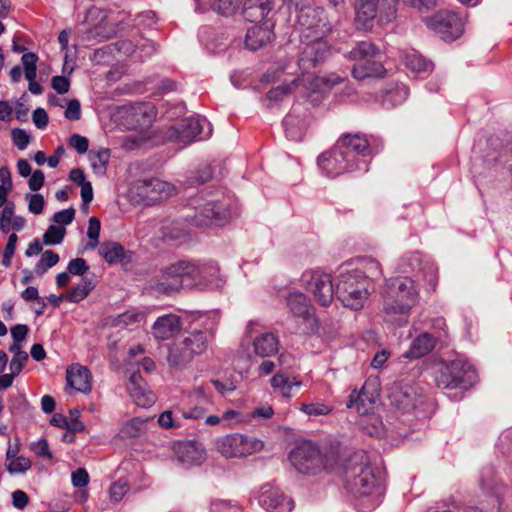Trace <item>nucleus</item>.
Listing matches in <instances>:
<instances>
[{
    "mask_svg": "<svg viewBox=\"0 0 512 512\" xmlns=\"http://www.w3.org/2000/svg\"><path fill=\"white\" fill-rule=\"evenodd\" d=\"M215 330L214 320L202 321L195 327L185 330L182 338L168 348V365L174 369L185 368L196 356L205 353L214 339Z\"/></svg>",
    "mask_w": 512,
    "mask_h": 512,
    "instance_id": "obj_1",
    "label": "nucleus"
},
{
    "mask_svg": "<svg viewBox=\"0 0 512 512\" xmlns=\"http://www.w3.org/2000/svg\"><path fill=\"white\" fill-rule=\"evenodd\" d=\"M418 291L414 280L409 277L391 279L383 293L384 320L394 323L401 320V316L407 315L416 304Z\"/></svg>",
    "mask_w": 512,
    "mask_h": 512,
    "instance_id": "obj_2",
    "label": "nucleus"
},
{
    "mask_svg": "<svg viewBox=\"0 0 512 512\" xmlns=\"http://www.w3.org/2000/svg\"><path fill=\"white\" fill-rule=\"evenodd\" d=\"M344 477L345 487L354 497L370 495L381 483V471L370 464L363 451L354 453L348 459Z\"/></svg>",
    "mask_w": 512,
    "mask_h": 512,
    "instance_id": "obj_3",
    "label": "nucleus"
},
{
    "mask_svg": "<svg viewBox=\"0 0 512 512\" xmlns=\"http://www.w3.org/2000/svg\"><path fill=\"white\" fill-rule=\"evenodd\" d=\"M398 0H359L354 24L358 30L369 31L375 21L387 24L396 18Z\"/></svg>",
    "mask_w": 512,
    "mask_h": 512,
    "instance_id": "obj_4",
    "label": "nucleus"
},
{
    "mask_svg": "<svg viewBox=\"0 0 512 512\" xmlns=\"http://www.w3.org/2000/svg\"><path fill=\"white\" fill-rule=\"evenodd\" d=\"M369 287V281L359 271H348L339 275L335 295L345 307L359 310L368 299Z\"/></svg>",
    "mask_w": 512,
    "mask_h": 512,
    "instance_id": "obj_5",
    "label": "nucleus"
},
{
    "mask_svg": "<svg viewBox=\"0 0 512 512\" xmlns=\"http://www.w3.org/2000/svg\"><path fill=\"white\" fill-rule=\"evenodd\" d=\"M192 205L195 210L192 222L199 227L219 224L230 215L228 203L222 194L214 195L209 199L195 197L192 199Z\"/></svg>",
    "mask_w": 512,
    "mask_h": 512,
    "instance_id": "obj_6",
    "label": "nucleus"
},
{
    "mask_svg": "<svg viewBox=\"0 0 512 512\" xmlns=\"http://www.w3.org/2000/svg\"><path fill=\"white\" fill-rule=\"evenodd\" d=\"M289 460L298 472L307 475L316 474L332 466V462L325 458L311 441L302 442L296 446L290 452Z\"/></svg>",
    "mask_w": 512,
    "mask_h": 512,
    "instance_id": "obj_7",
    "label": "nucleus"
},
{
    "mask_svg": "<svg viewBox=\"0 0 512 512\" xmlns=\"http://www.w3.org/2000/svg\"><path fill=\"white\" fill-rule=\"evenodd\" d=\"M193 262L180 260L164 267L156 278L154 289L159 293L171 294L183 286H191Z\"/></svg>",
    "mask_w": 512,
    "mask_h": 512,
    "instance_id": "obj_8",
    "label": "nucleus"
},
{
    "mask_svg": "<svg viewBox=\"0 0 512 512\" xmlns=\"http://www.w3.org/2000/svg\"><path fill=\"white\" fill-rule=\"evenodd\" d=\"M264 443L256 437L232 433L216 439V449L225 458L246 457L263 449Z\"/></svg>",
    "mask_w": 512,
    "mask_h": 512,
    "instance_id": "obj_9",
    "label": "nucleus"
},
{
    "mask_svg": "<svg viewBox=\"0 0 512 512\" xmlns=\"http://www.w3.org/2000/svg\"><path fill=\"white\" fill-rule=\"evenodd\" d=\"M475 381V371L462 359H455L446 362L439 375L436 377V383L439 388H469Z\"/></svg>",
    "mask_w": 512,
    "mask_h": 512,
    "instance_id": "obj_10",
    "label": "nucleus"
},
{
    "mask_svg": "<svg viewBox=\"0 0 512 512\" xmlns=\"http://www.w3.org/2000/svg\"><path fill=\"white\" fill-rule=\"evenodd\" d=\"M297 22L305 39L325 37L332 30L325 11L316 6L301 7L297 15Z\"/></svg>",
    "mask_w": 512,
    "mask_h": 512,
    "instance_id": "obj_11",
    "label": "nucleus"
},
{
    "mask_svg": "<svg viewBox=\"0 0 512 512\" xmlns=\"http://www.w3.org/2000/svg\"><path fill=\"white\" fill-rule=\"evenodd\" d=\"M301 280L319 305L327 307L332 303L335 290L330 274L318 269L309 270L302 274Z\"/></svg>",
    "mask_w": 512,
    "mask_h": 512,
    "instance_id": "obj_12",
    "label": "nucleus"
},
{
    "mask_svg": "<svg viewBox=\"0 0 512 512\" xmlns=\"http://www.w3.org/2000/svg\"><path fill=\"white\" fill-rule=\"evenodd\" d=\"M348 152L336 143L332 149L318 157V165L329 177H337L345 172L354 171L359 166L357 162L349 158Z\"/></svg>",
    "mask_w": 512,
    "mask_h": 512,
    "instance_id": "obj_13",
    "label": "nucleus"
},
{
    "mask_svg": "<svg viewBox=\"0 0 512 512\" xmlns=\"http://www.w3.org/2000/svg\"><path fill=\"white\" fill-rule=\"evenodd\" d=\"M140 201L146 205H154L173 195L174 186L160 179L140 180L132 188Z\"/></svg>",
    "mask_w": 512,
    "mask_h": 512,
    "instance_id": "obj_14",
    "label": "nucleus"
},
{
    "mask_svg": "<svg viewBox=\"0 0 512 512\" xmlns=\"http://www.w3.org/2000/svg\"><path fill=\"white\" fill-rule=\"evenodd\" d=\"M427 25L442 34L444 40L452 41L461 36L464 29L462 18L455 12L439 11L426 20Z\"/></svg>",
    "mask_w": 512,
    "mask_h": 512,
    "instance_id": "obj_15",
    "label": "nucleus"
},
{
    "mask_svg": "<svg viewBox=\"0 0 512 512\" xmlns=\"http://www.w3.org/2000/svg\"><path fill=\"white\" fill-rule=\"evenodd\" d=\"M389 398L391 404L403 413H410L424 401L421 389L414 384H395Z\"/></svg>",
    "mask_w": 512,
    "mask_h": 512,
    "instance_id": "obj_16",
    "label": "nucleus"
},
{
    "mask_svg": "<svg viewBox=\"0 0 512 512\" xmlns=\"http://www.w3.org/2000/svg\"><path fill=\"white\" fill-rule=\"evenodd\" d=\"M301 56L299 58V66L303 70H309L317 64L323 62L330 55V46L324 41V37H310L306 39Z\"/></svg>",
    "mask_w": 512,
    "mask_h": 512,
    "instance_id": "obj_17",
    "label": "nucleus"
},
{
    "mask_svg": "<svg viewBox=\"0 0 512 512\" xmlns=\"http://www.w3.org/2000/svg\"><path fill=\"white\" fill-rule=\"evenodd\" d=\"M201 120L197 117H188L183 119L177 126L170 127L167 131V138L169 140H175L183 144H189L198 139L200 136L203 126ZM202 137H199V140Z\"/></svg>",
    "mask_w": 512,
    "mask_h": 512,
    "instance_id": "obj_18",
    "label": "nucleus"
},
{
    "mask_svg": "<svg viewBox=\"0 0 512 512\" xmlns=\"http://www.w3.org/2000/svg\"><path fill=\"white\" fill-rule=\"evenodd\" d=\"M173 452L177 460L186 465H200L206 459L204 446L195 440L175 442Z\"/></svg>",
    "mask_w": 512,
    "mask_h": 512,
    "instance_id": "obj_19",
    "label": "nucleus"
},
{
    "mask_svg": "<svg viewBox=\"0 0 512 512\" xmlns=\"http://www.w3.org/2000/svg\"><path fill=\"white\" fill-rule=\"evenodd\" d=\"M256 324L250 322L247 325L246 333L253 337L252 346L255 354L265 358L276 354L279 350V339L271 332H262L257 334Z\"/></svg>",
    "mask_w": 512,
    "mask_h": 512,
    "instance_id": "obj_20",
    "label": "nucleus"
},
{
    "mask_svg": "<svg viewBox=\"0 0 512 512\" xmlns=\"http://www.w3.org/2000/svg\"><path fill=\"white\" fill-rule=\"evenodd\" d=\"M259 504L271 512H290L293 501L287 498L278 488L263 486L259 494Z\"/></svg>",
    "mask_w": 512,
    "mask_h": 512,
    "instance_id": "obj_21",
    "label": "nucleus"
},
{
    "mask_svg": "<svg viewBox=\"0 0 512 512\" xmlns=\"http://www.w3.org/2000/svg\"><path fill=\"white\" fill-rule=\"evenodd\" d=\"M127 390L134 402L140 407L151 406L155 401L154 394L149 391L148 385L139 371L130 375Z\"/></svg>",
    "mask_w": 512,
    "mask_h": 512,
    "instance_id": "obj_22",
    "label": "nucleus"
},
{
    "mask_svg": "<svg viewBox=\"0 0 512 512\" xmlns=\"http://www.w3.org/2000/svg\"><path fill=\"white\" fill-rule=\"evenodd\" d=\"M182 329L181 319L174 314H166L157 318L152 326V334L158 340H168Z\"/></svg>",
    "mask_w": 512,
    "mask_h": 512,
    "instance_id": "obj_23",
    "label": "nucleus"
},
{
    "mask_svg": "<svg viewBox=\"0 0 512 512\" xmlns=\"http://www.w3.org/2000/svg\"><path fill=\"white\" fill-rule=\"evenodd\" d=\"M336 143L344 150L349 151V158L355 162H357V155L368 156L371 152L368 140L360 134H346L340 137Z\"/></svg>",
    "mask_w": 512,
    "mask_h": 512,
    "instance_id": "obj_24",
    "label": "nucleus"
},
{
    "mask_svg": "<svg viewBox=\"0 0 512 512\" xmlns=\"http://www.w3.org/2000/svg\"><path fill=\"white\" fill-rule=\"evenodd\" d=\"M67 385L76 392L89 393L92 389L90 371L81 365H72L66 372Z\"/></svg>",
    "mask_w": 512,
    "mask_h": 512,
    "instance_id": "obj_25",
    "label": "nucleus"
},
{
    "mask_svg": "<svg viewBox=\"0 0 512 512\" xmlns=\"http://www.w3.org/2000/svg\"><path fill=\"white\" fill-rule=\"evenodd\" d=\"M273 38L272 25H253L247 30L245 44L250 50H258Z\"/></svg>",
    "mask_w": 512,
    "mask_h": 512,
    "instance_id": "obj_26",
    "label": "nucleus"
},
{
    "mask_svg": "<svg viewBox=\"0 0 512 512\" xmlns=\"http://www.w3.org/2000/svg\"><path fill=\"white\" fill-rule=\"evenodd\" d=\"M195 271L191 273V286H206L218 277V266L213 261L196 263L193 262Z\"/></svg>",
    "mask_w": 512,
    "mask_h": 512,
    "instance_id": "obj_27",
    "label": "nucleus"
},
{
    "mask_svg": "<svg viewBox=\"0 0 512 512\" xmlns=\"http://www.w3.org/2000/svg\"><path fill=\"white\" fill-rule=\"evenodd\" d=\"M286 305L294 317L306 321L313 316V307L301 292L289 293L286 298Z\"/></svg>",
    "mask_w": 512,
    "mask_h": 512,
    "instance_id": "obj_28",
    "label": "nucleus"
},
{
    "mask_svg": "<svg viewBox=\"0 0 512 512\" xmlns=\"http://www.w3.org/2000/svg\"><path fill=\"white\" fill-rule=\"evenodd\" d=\"M436 345V339L429 333H421L411 343L410 349L402 357L418 359L429 354Z\"/></svg>",
    "mask_w": 512,
    "mask_h": 512,
    "instance_id": "obj_29",
    "label": "nucleus"
},
{
    "mask_svg": "<svg viewBox=\"0 0 512 512\" xmlns=\"http://www.w3.org/2000/svg\"><path fill=\"white\" fill-rule=\"evenodd\" d=\"M272 10L271 0H246L243 15L250 22L263 20Z\"/></svg>",
    "mask_w": 512,
    "mask_h": 512,
    "instance_id": "obj_30",
    "label": "nucleus"
},
{
    "mask_svg": "<svg viewBox=\"0 0 512 512\" xmlns=\"http://www.w3.org/2000/svg\"><path fill=\"white\" fill-rule=\"evenodd\" d=\"M385 73V68L379 61L370 59L369 62L362 61L356 63L352 68V76L357 80H364L370 77H382Z\"/></svg>",
    "mask_w": 512,
    "mask_h": 512,
    "instance_id": "obj_31",
    "label": "nucleus"
},
{
    "mask_svg": "<svg viewBox=\"0 0 512 512\" xmlns=\"http://www.w3.org/2000/svg\"><path fill=\"white\" fill-rule=\"evenodd\" d=\"M378 53L379 50L373 43L369 41H361L358 42L351 51H349L348 58L356 61L357 63H361L362 61L369 62L370 59H374Z\"/></svg>",
    "mask_w": 512,
    "mask_h": 512,
    "instance_id": "obj_32",
    "label": "nucleus"
},
{
    "mask_svg": "<svg viewBox=\"0 0 512 512\" xmlns=\"http://www.w3.org/2000/svg\"><path fill=\"white\" fill-rule=\"evenodd\" d=\"M98 252L109 264H116L124 258V248L117 242L102 243Z\"/></svg>",
    "mask_w": 512,
    "mask_h": 512,
    "instance_id": "obj_33",
    "label": "nucleus"
},
{
    "mask_svg": "<svg viewBox=\"0 0 512 512\" xmlns=\"http://www.w3.org/2000/svg\"><path fill=\"white\" fill-rule=\"evenodd\" d=\"M409 89L404 84H395L387 90L383 97V104L386 107H395L402 104L408 97Z\"/></svg>",
    "mask_w": 512,
    "mask_h": 512,
    "instance_id": "obj_34",
    "label": "nucleus"
},
{
    "mask_svg": "<svg viewBox=\"0 0 512 512\" xmlns=\"http://www.w3.org/2000/svg\"><path fill=\"white\" fill-rule=\"evenodd\" d=\"M354 271H359L369 282L377 280L382 276L380 263L372 258L361 259L360 268Z\"/></svg>",
    "mask_w": 512,
    "mask_h": 512,
    "instance_id": "obj_35",
    "label": "nucleus"
},
{
    "mask_svg": "<svg viewBox=\"0 0 512 512\" xmlns=\"http://www.w3.org/2000/svg\"><path fill=\"white\" fill-rule=\"evenodd\" d=\"M94 287L95 285L90 278L83 277L81 282L70 291L66 298L70 302L78 303L85 299Z\"/></svg>",
    "mask_w": 512,
    "mask_h": 512,
    "instance_id": "obj_36",
    "label": "nucleus"
},
{
    "mask_svg": "<svg viewBox=\"0 0 512 512\" xmlns=\"http://www.w3.org/2000/svg\"><path fill=\"white\" fill-rule=\"evenodd\" d=\"M110 159L109 149L102 148L96 152L91 151L89 154V160L91 167L97 174H105L107 170V164Z\"/></svg>",
    "mask_w": 512,
    "mask_h": 512,
    "instance_id": "obj_37",
    "label": "nucleus"
},
{
    "mask_svg": "<svg viewBox=\"0 0 512 512\" xmlns=\"http://www.w3.org/2000/svg\"><path fill=\"white\" fill-rule=\"evenodd\" d=\"M146 421L137 417L123 425L120 434L123 438H136L145 430Z\"/></svg>",
    "mask_w": 512,
    "mask_h": 512,
    "instance_id": "obj_38",
    "label": "nucleus"
},
{
    "mask_svg": "<svg viewBox=\"0 0 512 512\" xmlns=\"http://www.w3.org/2000/svg\"><path fill=\"white\" fill-rule=\"evenodd\" d=\"M131 115L137 118L139 125L150 123L154 116V107L150 103H138L131 109Z\"/></svg>",
    "mask_w": 512,
    "mask_h": 512,
    "instance_id": "obj_39",
    "label": "nucleus"
},
{
    "mask_svg": "<svg viewBox=\"0 0 512 512\" xmlns=\"http://www.w3.org/2000/svg\"><path fill=\"white\" fill-rule=\"evenodd\" d=\"M299 80L293 79L289 84H282L276 88H273L268 91L266 95V100L270 103H277L287 95H289L294 88L298 85Z\"/></svg>",
    "mask_w": 512,
    "mask_h": 512,
    "instance_id": "obj_40",
    "label": "nucleus"
},
{
    "mask_svg": "<svg viewBox=\"0 0 512 512\" xmlns=\"http://www.w3.org/2000/svg\"><path fill=\"white\" fill-rule=\"evenodd\" d=\"M404 61L406 67L414 72L427 71L431 67V63L428 62L422 55L417 54L416 52L406 54Z\"/></svg>",
    "mask_w": 512,
    "mask_h": 512,
    "instance_id": "obj_41",
    "label": "nucleus"
},
{
    "mask_svg": "<svg viewBox=\"0 0 512 512\" xmlns=\"http://www.w3.org/2000/svg\"><path fill=\"white\" fill-rule=\"evenodd\" d=\"M243 0H213L212 9L224 16L233 15L242 5Z\"/></svg>",
    "mask_w": 512,
    "mask_h": 512,
    "instance_id": "obj_42",
    "label": "nucleus"
},
{
    "mask_svg": "<svg viewBox=\"0 0 512 512\" xmlns=\"http://www.w3.org/2000/svg\"><path fill=\"white\" fill-rule=\"evenodd\" d=\"M59 262V255L52 250H46L42 253L40 260L35 265L37 275H43L49 268H52Z\"/></svg>",
    "mask_w": 512,
    "mask_h": 512,
    "instance_id": "obj_43",
    "label": "nucleus"
},
{
    "mask_svg": "<svg viewBox=\"0 0 512 512\" xmlns=\"http://www.w3.org/2000/svg\"><path fill=\"white\" fill-rule=\"evenodd\" d=\"M100 221L96 217H91L88 221V230L87 237L89 241L86 245V249L94 250L99 244V236H100Z\"/></svg>",
    "mask_w": 512,
    "mask_h": 512,
    "instance_id": "obj_44",
    "label": "nucleus"
},
{
    "mask_svg": "<svg viewBox=\"0 0 512 512\" xmlns=\"http://www.w3.org/2000/svg\"><path fill=\"white\" fill-rule=\"evenodd\" d=\"M66 234V229L61 226L50 225L43 235V243L45 245L60 244Z\"/></svg>",
    "mask_w": 512,
    "mask_h": 512,
    "instance_id": "obj_45",
    "label": "nucleus"
},
{
    "mask_svg": "<svg viewBox=\"0 0 512 512\" xmlns=\"http://www.w3.org/2000/svg\"><path fill=\"white\" fill-rule=\"evenodd\" d=\"M158 423L165 429H178L182 426V417L180 413L174 415L172 411L166 410L159 415Z\"/></svg>",
    "mask_w": 512,
    "mask_h": 512,
    "instance_id": "obj_46",
    "label": "nucleus"
},
{
    "mask_svg": "<svg viewBox=\"0 0 512 512\" xmlns=\"http://www.w3.org/2000/svg\"><path fill=\"white\" fill-rule=\"evenodd\" d=\"M283 125L285 127L287 137L292 140L300 138L303 125H299V121L294 114H288L283 120Z\"/></svg>",
    "mask_w": 512,
    "mask_h": 512,
    "instance_id": "obj_47",
    "label": "nucleus"
},
{
    "mask_svg": "<svg viewBox=\"0 0 512 512\" xmlns=\"http://www.w3.org/2000/svg\"><path fill=\"white\" fill-rule=\"evenodd\" d=\"M21 61H22L23 67H24L25 78L27 80L36 78V76H37L36 64L38 61V56L32 52L24 53L21 58Z\"/></svg>",
    "mask_w": 512,
    "mask_h": 512,
    "instance_id": "obj_48",
    "label": "nucleus"
},
{
    "mask_svg": "<svg viewBox=\"0 0 512 512\" xmlns=\"http://www.w3.org/2000/svg\"><path fill=\"white\" fill-rule=\"evenodd\" d=\"M31 461L25 456H18L6 463V468L10 474L24 473L31 468Z\"/></svg>",
    "mask_w": 512,
    "mask_h": 512,
    "instance_id": "obj_49",
    "label": "nucleus"
},
{
    "mask_svg": "<svg viewBox=\"0 0 512 512\" xmlns=\"http://www.w3.org/2000/svg\"><path fill=\"white\" fill-rule=\"evenodd\" d=\"M26 200L28 201V211L33 215H40L43 213L45 207V200L42 194H26Z\"/></svg>",
    "mask_w": 512,
    "mask_h": 512,
    "instance_id": "obj_50",
    "label": "nucleus"
},
{
    "mask_svg": "<svg viewBox=\"0 0 512 512\" xmlns=\"http://www.w3.org/2000/svg\"><path fill=\"white\" fill-rule=\"evenodd\" d=\"M301 411L309 416H324L328 415L332 408L324 403H310L302 404Z\"/></svg>",
    "mask_w": 512,
    "mask_h": 512,
    "instance_id": "obj_51",
    "label": "nucleus"
},
{
    "mask_svg": "<svg viewBox=\"0 0 512 512\" xmlns=\"http://www.w3.org/2000/svg\"><path fill=\"white\" fill-rule=\"evenodd\" d=\"M14 210L15 204L13 202H8L2 210L0 218V230L5 233H7L11 228Z\"/></svg>",
    "mask_w": 512,
    "mask_h": 512,
    "instance_id": "obj_52",
    "label": "nucleus"
},
{
    "mask_svg": "<svg viewBox=\"0 0 512 512\" xmlns=\"http://www.w3.org/2000/svg\"><path fill=\"white\" fill-rule=\"evenodd\" d=\"M211 383L215 389L222 395L231 393L236 390L237 384L232 377H224L223 379H212Z\"/></svg>",
    "mask_w": 512,
    "mask_h": 512,
    "instance_id": "obj_53",
    "label": "nucleus"
},
{
    "mask_svg": "<svg viewBox=\"0 0 512 512\" xmlns=\"http://www.w3.org/2000/svg\"><path fill=\"white\" fill-rule=\"evenodd\" d=\"M50 423L59 428H65L69 432H79L80 425L77 422H68V418L60 413L52 416Z\"/></svg>",
    "mask_w": 512,
    "mask_h": 512,
    "instance_id": "obj_54",
    "label": "nucleus"
},
{
    "mask_svg": "<svg viewBox=\"0 0 512 512\" xmlns=\"http://www.w3.org/2000/svg\"><path fill=\"white\" fill-rule=\"evenodd\" d=\"M145 315L138 311H127L123 314L118 315L116 318L117 325L129 326L134 323H139L144 319Z\"/></svg>",
    "mask_w": 512,
    "mask_h": 512,
    "instance_id": "obj_55",
    "label": "nucleus"
},
{
    "mask_svg": "<svg viewBox=\"0 0 512 512\" xmlns=\"http://www.w3.org/2000/svg\"><path fill=\"white\" fill-rule=\"evenodd\" d=\"M206 412H207V409L203 406V404L196 405L194 407H189V408H181L179 410L182 420L183 419L199 420V419L204 418Z\"/></svg>",
    "mask_w": 512,
    "mask_h": 512,
    "instance_id": "obj_56",
    "label": "nucleus"
},
{
    "mask_svg": "<svg viewBox=\"0 0 512 512\" xmlns=\"http://www.w3.org/2000/svg\"><path fill=\"white\" fill-rule=\"evenodd\" d=\"M17 241L18 236L15 233H12L8 238V242L6 244L2 259V264L6 268H8L11 265V260L15 253Z\"/></svg>",
    "mask_w": 512,
    "mask_h": 512,
    "instance_id": "obj_57",
    "label": "nucleus"
},
{
    "mask_svg": "<svg viewBox=\"0 0 512 512\" xmlns=\"http://www.w3.org/2000/svg\"><path fill=\"white\" fill-rule=\"evenodd\" d=\"M128 491V485L125 481L118 480L114 482L109 490L110 499L114 502H119L122 500L124 495Z\"/></svg>",
    "mask_w": 512,
    "mask_h": 512,
    "instance_id": "obj_58",
    "label": "nucleus"
},
{
    "mask_svg": "<svg viewBox=\"0 0 512 512\" xmlns=\"http://www.w3.org/2000/svg\"><path fill=\"white\" fill-rule=\"evenodd\" d=\"M28 354L25 353H16V355H13L11 361H10V372L17 376L22 371L25 363L28 361Z\"/></svg>",
    "mask_w": 512,
    "mask_h": 512,
    "instance_id": "obj_59",
    "label": "nucleus"
},
{
    "mask_svg": "<svg viewBox=\"0 0 512 512\" xmlns=\"http://www.w3.org/2000/svg\"><path fill=\"white\" fill-rule=\"evenodd\" d=\"M12 140L19 150H24L30 142V136L25 130L16 128L12 130Z\"/></svg>",
    "mask_w": 512,
    "mask_h": 512,
    "instance_id": "obj_60",
    "label": "nucleus"
},
{
    "mask_svg": "<svg viewBox=\"0 0 512 512\" xmlns=\"http://www.w3.org/2000/svg\"><path fill=\"white\" fill-rule=\"evenodd\" d=\"M67 270L70 274L83 276L89 270V266L83 258H75L68 263Z\"/></svg>",
    "mask_w": 512,
    "mask_h": 512,
    "instance_id": "obj_61",
    "label": "nucleus"
},
{
    "mask_svg": "<svg viewBox=\"0 0 512 512\" xmlns=\"http://www.w3.org/2000/svg\"><path fill=\"white\" fill-rule=\"evenodd\" d=\"M75 218V210L70 207L68 209H64L56 212L53 215V221L59 225H69Z\"/></svg>",
    "mask_w": 512,
    "mask_h": 512,
    "instance_id": "obj_62",
    "label": "nucleus"
},
{
    "mask_svg": "<svg viewBox=\"0 0 512 512\" xmlns=\"http://www.w3.org/2000/svg\"><path fill=\"white\" fill-rule=\"evenodd\" d=\"M69 146L75 149L79 154H84L88 150L89 142L86 137L73 134L69 138Z\"/></svg>",
    "mask_w": 512,
    "mask_h": 512,
    "instance_id": "obj_63",
    "label": "nucleus"
},
{
    "mask_svg": "<svg viewBox=\"0 0 512 512\" xmlns=\"http://www.w3.org/2000/svg\"><path fill=\"white\" fill-rule=\"evenodd\" d=\"M31 450L38 457L52 459V453L50 452L49 445L46 439H40L37 442L32 443Z\"/></svg>",
    "mask_w": 512,
    "mask_h": 512,
    "instance_id": "obj_64",
    "label": "nucleus"
}]
</instances>
